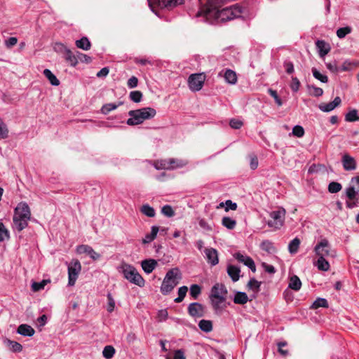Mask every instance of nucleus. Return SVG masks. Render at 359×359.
I'll list each match as a JSON object with an SVG mask.
<instances>
[{"mask_svg":"<svg viewBox=\"0 0 359 359\" xmlns=\"http://www.w3.org/2000/svg\"><path fill=\"white\" fill-rule=\"evenodd\" d=\"M221 0H206L205 6L196 13V17L203 16L210 24L225 22L241 17L243 8L238 4L220 9Z\"/></svg>","mask_w":359,"mask_h":359,"instance_id":"nucleus-1","label":"nucleus"},{"mask_svg":"<svg viewBox=\"0 0 359 359\" xmlns=\"http://www.w3.org/2000/svg\"><path fill=\"white\" fill-rule=\"evenodd\" d=\"M31 216V210L28 204L23 201L19 203L14 209L12 226L13 230L20 232L27 228Z\"/></svg>","mask_w":359,"mask_h":359,"instance_id":"nucleus-2","label":"nucleus"},{"mask_svg":"<svg viewBox=\"0 0 359 359\" xmlns=\"http://www.w3.org/2000/svg\"><path fill=\"white\" fill-rule=\"evenodd\" d=\"M227 294V289L222 283H216L212 287L210 299L211 305L216 312L223 309L222 304L226 300Z\"/></svg>","mask_w":359,"mask_h":359,"instance_id":"nucleus-3","label":"nucleus"},{"mask_svg":"<svg viewBox=\"0 0 359 359\" xmlns=\"http://www.w3.org/2000/svg\"><path fill=\"white\" fill-rule=\"evenodd\" d=\"M118 271L121 273L127 280L140 287H144L145 280L139 273L135 266L126 262H122L117 268Z\"/></svg>","mask_w":359,"mask_h":359,"instance_id":"nucleus-4","label":"nucleus"},{"mask_svg":"<svg viewBox=\"0 0 359 359\" xmlns=\"http://www.w3.org/2000/svg\"><path fill=\"white\" fill-rule=\"evenodd\" d=\"M156 111L151 107H144L136 110H130L128 112L130 118L126 123L129 126L141 124L144 121L151 119L155 116Z\"/></svg>","mask_w":359,"mask_h":359,"instance_id":"nucleus-5","label":"nucleus"},{"mask_svg":"<svg viewBox=\"0 0 359 359\" xmlns=\"http://www.w3.org/2000/svg\"><path fill=\"white\" fill-rule=\"evenodd\" d=\"M180 278L181 273L178 268L170 269L166 273L161 285V292L164 295L168 294L178 284V280Z\"/></svg>","mask_w":359,"mask_h":359,"instance_id":"nucleus-6","label":"nucleus"},{"mask_svg":"<svg viewBox=\"0 0 359 359\" xmlns=\"http://www.w3.org/2000/svg\"><path fill=\"white\" fill-rule=\"evenodd\" d=\"M285 214L286 211L283 208L272 211L269 214V219L266 222L267 225L274 229H280L284 224Z\"/></svg>","mask_w":359,"mask_h":359,"instance_id":"nucleus-7","label":"nucleus"},{"mask_svg":"<svg viewBox=\"0 0 359 359\" xmlns=\"http://www.w3.org/2000/svg\"><path fill=\"white\" fill-rule=\"evenodd\" d=\"M151 11L157 14L156 6L171 8L183 4L184 0H147Z\"/></svg>","mask_w":359,"mask_h":359,"instance_id":"nucleus-8","label":"nucleus"},{"mask_svg":"<svg viewBox=\"0 0 359 359\" xmlns=\"http://www.w3.org/2000/svg\"><path fill=\"white\" fill-rule=\"evenodd\" d=\"M345 195L347 198L346 206L348 209H353L359 206V191L355 190L353 186H349L345 189Z\"/></svg>","mask_w":359,"mask_h":359,"instance_id":"nucleus-9","label":"nucleus"},{"mask_svg":"<svg viewBox=\"0 0 359 359\" xmlns=\"http://www.w3.org/2000/svg\"><path fill=\"white\" fill-rule=\"evenodd\" d=\"M184 163L181 160L175 158L163 159L156 161L154 163V167L156 170H172L177 168H181Z\"/></svg>","mask_w":359,"mask_h":359,"instance_id":"nucleus-10","label":"nucleus"},{"mask_svg":"<svg viewBox=\"0 0 359 359\" xmlns=\"http://www.w3.org/2000/svg\"><path fill=\"white\" fill-rule=\"evenodd\" d=\"M81 270V265L78 259H73L68 266V285L74 286Z\"/></svg>","mask_w":359,"mask_h":359,"instance_id":"nucleus-11","label":"nucleus"},{"mask_svg":"<svg viewBox=\"0 0 359 359\" xmlns=\"http://www.w3.org/2000/svg\"><path fill=\"white\" fill-rule=\"evenodd\" d=\"M331 245L327 238H322L314 247L316 256L327 257L332 256Z\"/></svg>","mask_w":359,"mask_h":359,"instance_id":"nucleus-12","label":"nucleus"},{"mask_svg":"<svg viewBox=\"0 0 359 359\" xmlns=\"http://www.w3.org/2000/svg\"><path fill=\"white\" fill-rule=\"evenodd\" d=\"M205 76L203 74H191L188 79L189 87L194 92L199 91L203 86Z\"/></svg>","mask_w":359,"mask_h":359,"instance_id":"nucleus-13","label":"nucleus"},{"mask_svg":"<svg viewBox=\"0 0 359 359\" xmlns=\"http://www.w3.org/2000/svg\"><path fill=\"white\" fill-rule=\"evenodd\" d=\"M187 311L192 318H201L205 315V306L198 302H192L189 304Z\"/></svg>","mask_w":359,"mask_h":359,"instance_id":"nucleus-14","label":"nucleus"},{"mask_svg":"<svg viewBox=\"0 0 359 359\" xmlns=\"http://www.w3.org/2000/svg\"><path fill=\"white\" fill-rule=\"evenodd\" d=\"M233 257L239 262L248 266L252 272L256 271V266L254 260L249 256L243 255L240 252L233 254Z\"/></svg>","mask_w":359,"mask_h":359,"instance_id":"nucleus-15","label":"nucleus"},{"mask_svg":"<svg viewBox=\"0 0 359 359\" xmlns=\"http://www.w3.org/2000/svg\"><path fill=\"white\" fill-rule=\"evenodd\" d=\"M205 257L207 262L212 266L219 263L218 252L213 248H207L204 250Z\"/></svg>","mask_w":359,"mask_h":359,"instance_id":"nucleus-16","label":"nucleus"},{"mask_svg":"<svg viewBox=\"0 0 359 359\" xmlns=\"http://www.w3.org/2000/svg\"><path fill=\"white\" fill-rule=\"evenodd\" d=\"M76 252L79 254H87L94 261L99 259L101 257V255L96 252L92 247L88 245H79L76 248Z\"/></svg>","mask_w":359,"mask_h":359,"instance_id":"nucleus-17","label":"nucleus"},{"mask_svg":"<svg viewBox=\"0 0 359 359\" xmlns=\"http://www.w3.org/2000/svg\"><path fill=\"white\" fill-rule=\"evenodd\" d=\"M343 168L346 171L354 170L356 169V161L353 157L348 154L343 155L341 158Z\"/></svg>","mask_w":359,"mask_h":359,"instance_id":"nucleus-18","label":"nucleus"},{"mask_svg":"<svg viewBox=\"0 0 359 359\" xmlns=\"http://www.w3.org/2000/svg\"><path fill=\"white\" fill-rule=\"evenodd\" d=\"M341 102V98L339 97H336L332 102L320 104L318 108L323 112H330L338 107Z\"/></svg>","mask_w":359,"mask_h":359,"instance_id":"nucleus-19","label":"nucleus"},{"mask_svg":"<svg viewBox=\"0 0 359 359\" xmlns=\"http://www.w3.org/2000/svg\"><path fill=\"white\" fill-rule=\"evenodd\" d=\"M158 262L154 259H147L141 262L142 270L147 273H151L157 266Z\"/></svg>","mask_w":359,"mask_h":359,"instance_id":"nucleus-20","label":"nucleus"},{"mask_svg":"<svg viewBox=\"0 0 359 359\" xmlns=\"http://www.w3.org/2000/svg\"><path fill=\"white\" fill-rule=\"evenodd\" d=\"M316 45L320 57H323L330 50V45L323 40H318Z\"/></svg>","mask_w":359,"mask_h":359,"instance_id":"nucleus-21","label":"nucleus"},{"mask_svg":"<svg viewBox=\"0 0 359 359\" xmlns=\"http://www.w3.org/2000/svg\"><path fill=\"white\" fill-rule=\"evenodd\" d=\"M17 333L24 337H32L34 334L35 330L27 324H21L18 327Z\"/></svg>","mask_w":359,"mask_h":359,"instance_id":"nucleus-22","label":"nucleus"},{"mask_svg":"<svg viewBox=\"0 0 359 359\" xmlns=\"http://www.w3.org/2000/svg\"><path fill=\"white\" fill-rule=\"evenodd\" d=\"M241 270L240 268L234 266L229 265L227 267V273L231 277L233 282H236L239 280Z\"/></svg>","mask_w":359,"mask_h":359,"instance_id":"nucleus-23","label":"nucleus"},{"mask_svg":"<svg viewBox=\"0 0 359 359\" xmlns=\"http://www.w3.org/2000/svg\"><path fill=\"white\" fill-rule=\"evenodd\" d=\"M4 344L8 347L9 350L13 353H19L22 350V346L15 341L6 339H4Z\"/></svg>","mask_w":359,"mask_h":359,"instance_id":"nucleus-24","label":"nucleus"},{"mask_svg":"<svg viewBox=\"0 0 359 359\" xmlns=\"http://www.w3.org/2000/svg\"><path fill=\"white\" fill-rule=\"evenodd\" d=\"M302 287V281L296 275H292L290 278L288 287L294 291H299Z\"/></svg>","mask_w":359,"mask_h":359,"instance_id":"nucleus-25","label":"nucleus"},{"mask_svg":"<svg viewBox=\"0 0 359 359\" xmlns=\"http://www.w3.org/2000/svg\"><path fill=\"white\" fill-rule=\"evenodd\" d=\"M249 301L248 294L244 292L237 291L233 297V302L236 304H245Z\"/></svg>","mask_w":359,"mask_h":359,"instance_id":"nucleus-26","label":"nucleus"},{"mask_svg":"<svg viewBox=\"0 0 359 359\" xmlns=\"http://www.w3.org/2000/svg\"><path fill=\"white\" fill-rule=\"evenodd\" d=\"M224 78L226 83L229 84H236L237 82L236 73L229 69H226L224 72Z\"/></svg>","mask_w":359,"mask_h":359,"instance_id":"nucleus-27","label":"nucleus"},{"mask_svg":"<svg viewBox=\"0 0 359 359\" xmlns=\"http://www.w3.org/2000/svg\"><path fill=\"white\" fill-rule=\"evenodd\" d=\"M123 104V102H118L117 103H107L102 105L100 111L102 114L107 115L110 111L116 109L119 106Z\"/></svg>","mask_w":359,"mask_h":359,"instance_id":"nucleus-28","label":"nucleus"},{"mask_svg":"<svg viewBox=\"0 0 359 359\" xmlns=\"http://www.w3.org/2000/svg\"><path fill=\"white\" fill-rule=\"evenodd\" d=\"M65 59L72 67H75L79 60L77 55H74L69 49H65Z\"/></svg>","mask_w":359,"mask_h":359,"instance_id":"nucleus-29","label":"nucleus"},{"mask_svg":"<svg viewBox=\"0 0 359 359\" xmlns=\"http://www.w3.org/2000/svg\"><path fill=\"white\" fill-rule=\"evenodd\" d=\"M158 230L159 229L157 226H152L151 233L147 234L144 236V238L142 239V243L146 244V243H149L151 241H153L156 238L157 233L158 232Z\"/></svg>","mask_w":359,"mask_h":359,"instance_id":"nucleus-30","label":"nucleus"},{"mask_svg":"<svg viewBox=\"0 0 359 359\" xmlns=\"http://www.w3.org/2000/svg\"><path fill=\"white\" fill-rule=\"evenodd\" d=\"M75 43L77 48L84 50H88L91 47L89 39L86 36H83L81 39L76 40Z\"/></svg>","mask_w":359,"mask_h":359,"instance_id":"nucleus-31","label":"nucleus"},{"mask_svg":"<svg viewBox=\"0 0 359 359\" xmlns=\"http://www.w3.org/2000/svg\"><path fill=\"white\" fill-rule=\"evenodd\" d=\"M301 241L297 237L292 239L288 245V251L291 255L296 254L299 248Z\"/></svg>","mask_w":359,"mask_h":359,"instance_id":"nucleus-32","label":"nucleus"},{"mask_svg":"<svg viewBox=\"0 0 359 359\" xmlns=\"http://www.w3.org/2000/svg\"><path fill=\"white\" fill-rule=\"evenodd\" d=\"M316 265L319 270L323 271H327L330 266L329 262L323 257H318Z\"/></svg>","mask_w":359,"mask_h":359,"instance_id":"nucleus-33","label":"nucleus"},{"mask_svg":"<svg viewBox=\"0 0 359 359\" xmlns=\"http://www.w3.org/2000/svg\"><path fill=\"white\" fill-rule=\"evenodd\" d=\"M199 328L204 332L208 333L212 330V323L209 320H201L198 323Z\"/></svg>","mask_w":359,"mask_h":359,"instance_id":"nucleus-34","label":"nucleus"},{"mask_svg":"<svg viewBox=\"0 0 359 359\" xmlns=\"http://www.w3.org/2000/svg\"><path fill=\"white\" fill-rule=\"evenodd\" d=\"M43 75L48 79L51 85L57 86L60 85V81L57 79V77L53 74V72L48 69H46L43 70Z\"/></svg>","mask_w":359,"mask_h":359,"instance_id":"nucleus-35","label":"nucleus"},{"mask_svg":"<svg viewBox=\"0 0 359 359\" xmlns=\"http://www.w3.org/2000/svg\"><path fill=\"white\" fill-rule=\"evenodd\" d=\"M222 224L228 229H233L236 225V221L229 217H224L222 219Z\"/></svg>","mask_w":359,"mask_h":359,"instance_id":"nucleus-36","label":"nucleus"},{"mask_svg":"<svg viewBox=\"0 0 359 359\" xmlns=\"http://www.w3.org/2000/svg\"><path fill=\"white\" fill-rule=\"evenodd\" d=\"M262 283L257 280L255 278H251L248 283V287L254 292H259Z\"/></svg>","mask_w":359,"mask_h":359,"instance_id":"nucleus-37","label":"nucleus"},{"mask_svg":"<svg viewBox=\"0 0 359 359\" xmlns=\"http://www.w3.org/2000/svg\"><path fill=\"white\" fill-rule=\"evenodd\" d=\"M260 247L262 250H264L269 253H272L275 252V247L272 242L266 240L262 242Z\"/></svg>","mask_w":359,"mask_h":359,"instance_id":"nucleus-38","label":"nucleus"},{"mask_svg":"<svg viewBox=\"0 0 359 359\" xmlns=\"http://www.w3.org/2000/svg\"><path fill=\"white\" fill-rule=\"evenodd\" d=\"M307 88L309 90V94L314 97H320L323 94V90L321 88L316 87L312 85H308Z\"/></svg>","mask_w":359,"mask_h":359,"instance_id":"nucleus-39","label":"nucleus"},{"mask_svg":"<svg viewBox=\"0 0 359 359\" xmlns=\"http://www.w3.org/2000/svg\"><path fill=\"white\" fill-rule=\"evenodd\" d=\"M141 212L149 217H154L155 216V210L148 204H144L141 208Z\"/></svg>","mask_w":359,"mask_h":359,"instance_id":"nucleus-40","label":"nucleus"},{"mask_svg":"<svg viewBox=\"0 0 359 359\" xmlns=\"http://www.w3.org/2000/svg\"><path fill=\"white\" fill-rule=\"evenodd\" d=\"M320 307H323V308L328 307V302L326 299L319 297L316 300L314 301V302L313 303V304L311 306V308L314 309H318Z\"/></svg>","mask_w":359,"mask_h":359,"instance_id":"nucleus-41","label":"nucleus"},{"mask_svg":"<svg viewBox=\"0 0 359 359\" xmlns=\"http://www.w3.org/2000/svg\"><path fill=\"white\" fill-rule=\"evenodd\" d=\"M187 291H188V287L187 286L184 285V286H182V287H179V289H178V297L174 299V302L175 303H180V302H182L184 300V297H185V296L187 294Z\"/></svg>","mask_w":359,"mask_h":359,"instance_id":"nucleus-42","label":"nucleus"},{"mask_svg":"<svg viewBox=\"0 0 359 359\" xmlns=\"http://www.w3.org/2000/svg\"><path fill=\"white\" fill-rule=\"evenodd\" d=\"M115 354V348L112 346H106L103 351V357L106 359H111Z\"/></svg>","mask_w":359,"mask_h":359,"instance_id":"nucleus-43","label":"nucleus"},{"mask_svg":"<svg viewBox=\"0 0 359 359\" xmlns=\"http://www.w3.org/2000/svg\"><path fill=\"white\" fill-rule=\"evenodd\" d=\"M201 293V287L199 285L193 284L190 287V295L194 299H197Z\"/></svg>","mask_w":359,"mask_h":359,"instance_id":"nucleus-44","label":"nucleus"},{"mask_svg":"<svg viewBox=\"0 0 359 359\" xmlns=\"http://www.w3.org/2000/svg\"><path fill=\"white\" fill-rule=\"evenodd\" d=\"M312 74L315 79L319 80L322 83H327L328 78L326 75L322 74L316 68H312Z\"/></svg>","mask_w":359,"mask_h":359,"instance_id":"nucleus-45","label":"nucleus"},{"mask_svg":"<svg viewBox=\"0 0 359 359\" xmlns=\"http://www.w3.org/2000/svg\"><path fill=\"white\" fill-rule=\"evenodd\" d=\"M341 184L337 182H332L328 185V191L331 194L338 193L341 190Z\"/></svg>","mask_w":359,"mask_h":359,"instance_id":"nucleus-46","label":"nucleus"},{"mask_svg":"<svg viewBox=\"0 0 359 359\" xmlns=\"http://www.w3.org/2000/svg\"><path fill=\"white\" fill-rule=\"evenodd\" d=\"M345 120L348 122H353L359 120L358 111L356 109H352L348 111L345 116Z\"/></svg>","mask_w":359,"mask_h":359,"instance_id":"nucleus-47","label":"nucleus"},{"mask_svg":"<svg viewBox=\"0 0 359 359\" xmlns=\"http://www.w3.org/2000/svg\"><path fill=\"white\" fill-rule=\"evenodd\" d=\"M130 99L135 103L140 102L142 99V93L139 90L131 91L129 95Z\"/></svg>","mask_w":359,"mask_h":359,"instance_id":"nucleus-48","label":"nucleus"},{"mask_svg":"<svg viewBox=\"0 0 359 359\" xmlns=\"http://www.w3.org/2000/svg\"><path fill=\"white\" fill-rule=\"evenodd\" d=\"M107 310L109 313H111L115 308V300L112 296V294L110 292H108L107 294Z\"/></svg>","mask_w":359,"mask_h":359,"instance_id":"nucleus-49","label":"nucleus"},{"mask_svg":"<svg viewBox=\"0 0 359 359\" xmlns=\"http://www.w3.org/2000/svg\"><path fill=\"white\" fill-rule=\"evenodd\" d=\"M9 238V232L5 225L0 222V242Z\"/></svg>","mask_w":359,"mask_h":359,"instance_id":"nucleus-50","label":"nucleus"},{"mask_svg":"<svg viewBox=\"0 0 359 359\" xmlns=\"http://www.w3.org/2000/svg\"><path fill=\"white\" fill-rule=\"evenodd\" d=\"M50 282V280H43L41 282H34L32 285V289L34 292L39 291L41 290H43L46 285L47 283Z\"/></svg>","mask_w":359,"mask_h":359,"instance_id":"nucleus-51","label":"nucleus"},{"mask_svg":"<svg viewBox=\"0 0 359 359\" xmlns=\"http://www.w3.org/2000/svg\"><path fill=\"white\" fill-rule=\"evenodd\" d=\"M8 137V129L6 123L0 119V139H6Z\"/></svg>","mask_w":359,"mask_h":359,"instance_id":"nucleus-52","label":"nucleus"},{"mask_svg":"<svg viewBox=\"0 0 359 359\" xmlns=\"http://www.w3.org/2000/svg\"><path fill=\"white\" fill-rule=\"evenodd\" d=\"M224 204H225V211H226V212L230 210H236L237 209V207H238L237 204L236 203L233 202L231 200H226L225 201V203L222 202L219 204V206L222 207L224 205Z\"/></svg>","mask_w":359,"mask_h":359,"instance_id":"nucleus-53","label":"nucleus"},{"mask_svg":"<svg viewBox=\"0 0 359 359\" xmlns=\"http://www.w3.org/2000/svg\"><path fill=\"white\" fill-rule=\"evenodd\" d=\"M351 28L350 27H341L337 31V36L339 39L344 38L348 34L351 33Z\"/></svg>","mask_w":359,"mask_h":359,"instance_id":"nucleus-54","label":"nucleus"},{"mask_svg":"<svg viewBox=\"0 0 359 359\" xmlns=\"http://www.w3.org/2000/svg\"><path fill=\"white\" fill-rule=\"evenodd\" d=\"M161 212L163 215L168 217H171L175 215V212L172 208L169 205H165L161 208Z\"/></svg>","mask_w":359,"mask_h":359,"instance_id":"nucleus-55","label":"nucleus"},{"mask_svg":"<svg viewBox=\"0 0 359 359\" xmlns=\"http://www.w3.org/2000/svg\"><path fill=\"white\" fill-rule=\"evenodd\" d=\"M292 133L294 136L302 137L304 135V129L302 126L297 125L293 127Z\"/></svg>","mask_w":359,"mask_h":359,"instance_id":"nucleus-56","label":"nucleus"},{"mask_svg":"<svg viewBox=\"0 0 359 359\" xmlns=\"http://www.w3.org/2000/svg\"><path fill=\"white\" fill-rule=\"evenodd\" d=\"M250 158V167L252 170H255L257 168L259 165L258 158L256 155L251 154L249 156Z\"/></svg>","mask_w":359,"mask_h":359,"instance_id":"nucleus-57","label":"nucleus"},{"mask_svg":"<svg viewBox=\"0 0 359 359\" xmlns=\"http://www.w3.org/2000/svg\"><path fill=\"white\" fill-rule=\"evenodd\" d=\"M269 94L274 98L276 103L278 104V106H281L283 104L281 99L278 95V93L276 90L269 88L268 90Z\"/></svg>","mask_w":359,"mask_h":359,"instance_id":"nucleus-58","label":"nucleus"},{"mask_svg":"<svg viewBox=\"0 0 359 359\" xmlns=\"http://www.w3.org/2000/svg\"><path fill=\"white\" fill-rule=\"evenodd\" d=\"M283 67H284V68L285 69V72L288 74H292L294 72V65H293V63L291 61H289V60L284 61Z\"/></svg>","mask_w":359,"mask_h":359,"instance_id":"nucleus-59","label":"nucleus"},{"mask_svg":"<svg viewBox=\"0 0 359 359\" xmlns=\"http://www.w3.org/2000/svg\"><path fill=\"white\" fill-rule=\"evenodd\" d=\"M300 87V82L297 77H292L290 88L293 92H297Z\"/></svg>","mask_w":359,"mask_h":359,"instance_id":"nucleus-60","label":"nucleus"},{"mask_svg":"<svg viewBox=\"0 0 359 359\" xmlns=\"http://www.w3.org/2000/svg\"><path fill=\"white\" fill-rule=\"evenodd\" d=\"M18 43V39L14 36L9 37L8 39H6L4 42L5 46L8 48H11L13 46H15Z\"/></svg>","mask_w":359,"mask_h":359,"instance_id":"nucleus-61","label":"nucleus"},{"mask_svg":"<svg viewBox=\"0 0 359 359\" xmlns=\"http://www.w3.org/2000/svg\"><path fill=\"white\" fill-rule=\"evenodd\" d=\"M229 125L232 128L239 129L243 126V122L236 118H232L230 120Z\"/></svg>","mask_w":359,"mask_h":359,"instance_id":"nucleus-62","label":"nucleus"},{"mask_svg":"<svg viewBox=\"0 0 359 359\" xmlns=\"http://www.w3.org/2000/svg\"><path fill=\"white\" fill-rule=\"evenodd\" d=\"M326 67L330 72L333 73H337L339 72V68L337 65L336 61L326 63Z\"/></svg>","mask_w":359,"mask_h":359,"instance_id":"nucleus-63","label":"nucleus"},{"mask_svg":"<svg viewBox=\"0 0 359 359\" xmlns=\"http://www.w3.org/2000/svg\"><path fill=\"white\" fill-rule=\"evenodd\" d=\"M138 79L136 76H131L127 82V86L129 88H134L137 86Z\"/></svg>","mask_w":359,"mask_h":359,"instance_id":"nucleus-64","label":"nucleus"}]
</instances>
